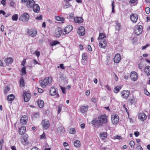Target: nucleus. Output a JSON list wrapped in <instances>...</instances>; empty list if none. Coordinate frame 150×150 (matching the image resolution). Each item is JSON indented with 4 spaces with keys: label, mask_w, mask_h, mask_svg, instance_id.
I'll return each mask as SVG.
<instances>
[{
    "label": "nucleus",
    "mask_w": 150,
    "mask_h": 150,
    "mask_svg": "<svg viewBox=\"0 0 150 150\" xmlns=\"http://www.w3.org/2000/svg\"><path fill=\"white\" fill-rule=\"evenodd\" d=\"M106 37L105 34L104 33H100L99 34V37L98 38V40H102L103 39L105 40V38Z\"/></svg>",
    "instance_id": "obj_27"
},
{
    "label": "nucleus",
    "mask_w": 150,
    "mask_h": 150,
    "mask_svg": "<svg viewBox=\"0 0 150 150\" xmlns=\"http://www.w3.org/2000/svg\"><path fill=\"white\" fill-rule=\"evenodd\" d=\"M112 13H115L114 8L115 6V3L114 1H112Z\"/></svg>",
    "instance_id": "obj_45"
},
{
    "label": "nucleus",
    "mask_w": 150,
    "mask_h": 150,
    "mask_svg": "<svg viewBox=\"0 0 150 150\" xmlns=\"http://www.w3.org/2000/svg\"><path fill=\"white\" fill-rule=\"evenodd\" d=\"M136 150H143L142 147L140 145L137 146L136 148Z\"/></svg>",
    "instance_id": "obj_53"
},
{
    "label": "nucleus",
    "mask_w": 150,
    "mask_h": 150,
    "mask_svg": "<svg viewBox=\"0 0 150 150\" xmlns=\"http://www.w3.org/2000/svg\"><path fill=\"white\" fill-rule=\"evenodd\" d=\"M69 132L70 133L72 134H74L76 132L75 129L74 128H71L69 130Z\"/></svg>",
    "instance_id": "obj_43"
},
{
    "label": "nucleus",
    "mask_w": 150,
    "mask_h": 150,
    "mask_svg": "<svg viewBox=\"0 0 150 150\" xmlns=\"http://www.w3.org/2000/svg\"><path fill=\"white\" fill-rule=\"evenodd\" d=\"M12 19L14 21H16L18 19V15L17 14H15L13 15L12 17Z\"/></svg>",
    "instance_id": "obj_40"
},
{
    "label": "nucleus",
    "mask_w": 150,
    "mask_h": 150,
    "mask_svg": "<svg viewBox=\"0 0 150 150\" xmlns=\"http://www.w3.org/2000/svg\"><path fill=\"white\" fill-rule=\"evenodd\" d=\"M42 15H40L39 16H37L36 17V19L38 20H40L42 19Z\"/></svg>",
    "instance_id": "obj_59"
},
{
    "label": "nucleus",
    "mask_w": 150,
    "mask_h": 150,
    "mask_svg": "<svg viewBox=\"0 0 150 150\" xmlns=\"http://www.w3.org/2000/svg\"><path fill=\"white\" fill-rule=\"evenodd\" d=\"M46 136L45 133L44 132H43L42 134L40 135V139H45L46 138Z\"/></svg>",
    "instance_id": "obj_46"
},
{
    "label": "nucleus",
    "mask_w": 150,
    "mask_h": 150,
    "mask_svg": "<svg viewBox=\"0 0 150 150\" xmlns=\"http://www.w3.org/2000/svg\"><path fill=\"white\" fill-rule=\"evenodd\" d=\"M60 42L57 41V40H54L51 43H50V45L51 46H53L57 44H60Z\"/></svg>",
    "instance_id": "obj_39"
},
{
    "label": "nucleus",
    "mask_w": 150,
    "mask_h": 150,
    "mask_svg": "<svg viewBox=\"0 0 150 150\" xmlns=\"http://www.w3.org/2000/svg\"><path fill=\"white\" fill-rule=\"evenodd\" d=\"M143 30L142 27L140 25L135 26L134 33L137 35H139L142 33Z\"/></svg>",
    "instance_id": "obj_10"
},
{
    "label": "nucleus",
    "mask_w": 150,
    "mask_h": 150,
    "mask_svg": "<svg viewBox=\"0 0 150 150\" xmlns=\"http://www.w3.org/2000/svg\"><path fill=\"white\" fill-rule=\"evenodd\" d=\"M31 150H40V149L37 147L35 146L32 148Z\"/></svg>",
    "instance_id": "obj_64"
},
{
    "label": "nucleus",
    "mask_w": 150,
    "mask_h": 150,
    "mask_svg": "<svg viewBox=\"0 0 150 150\" xmlns=\"http://www.w3.org/2000/svg\"><path fill=\"white\" fill-rule=\"evenodd\" d=\"M107 133L106 132L100 133L99 134V137L102 140H104L107 137Z\"/></svg>",
    "instance_id": "obj_29"
},
{
    "label": "nucleus",
    "mask_w": 150,
    "mask_h": 150,
    "mask_svg": "<svg viewBox=\"0 0 150 150\" xmlns=\"http://www.w3.org/2000/svg\"><path fill=\"white\" fill-rule=\"evenodd\" d=\"M20 83L22 86L23 87H25V81L23 77H21L20 79Z\"/></svg>",
    "instance_id": "obj_35"
},
{
    "label": "nucleus",
    "mask_w": 150,
    "mask_h": 150,
    "mask_svg": "<svg viewBox=\"0 0 150 150\" xmlns=\"http://www.w3.org/2000/svg\"><path fill=\"white\" fill-rule=\"evenodd\" d=\"M138 16L137 14L135 13H132L130 16L131 20L133 23H136L138 19Z\"/></svg>",
    "instance_id": "obj_12"
},
{
    "label": "nucleus",
    "mask_w": 150,
    "mask_h": 150,
    "mask_svg": "<svg viewBox=\"0 0 150 150\" xmlns=\"http://www.w3.org/2000/svg\"><path fill=\"white\" fill-rule=\"evenodd\" d=\"M59 66L61 69H65V67L64 66V64H60Z\"/></svg>",
    "instance_id": "obj_58"
},
{
    "label": "nucleus",
    "mask_w": 150,
    "mask_h": 150,
    "mask_svg": "<svg viewBox=\"0 0 150 150\" xmlns=\"http://www.w3.org/2000/svg\"><path fill=\"white\" fill-rule=\"evenodd\" d=\"M28 117L26 115H23L21 118L20 122L22 125L26 124L28 121Z\"/></svg>",
    "instance_id": "obj_14"
},
{
    "label": "nucleus",
    "mask_w": 150,
    "mask_h": 150,
    "mask_svg": "<svg viewBox=\"0 0 150 150\" xmlns=\"http://www.w3.org/2000/svg\"><path fill=\"white\" fill-rule=\"evenodd\" d=\"M31 96V95L30 93L26 92L24 93L23 95L24 101L25 102H28Z\"/></svg>",
    "instance_id": "obj_15"
},
{
    "label": "nucleus",
    "mask_w": 150,
    "mask_h": 150,
    "mask_svg": "<svg viewBox=\"0 0 150 150\" xmlns=\"http://www.w3.org/2000/svg\"><path fill=\"white\" fill-rule=\"evenodd\" d=\"M79 34L81 35H84L85 33V30L83 26L80 27L78 30Z\"/></svg>",
    "instance_id": "obj_21"
},
{
    "label": "nucleus",
    "mask_w": 150,
    "mask_h": 150,
    "mask_svg": "<svg viewBox=\"0 0 150 150\" xmlns=\"http://www.w3.org/2000/svg\"><path fill=\"white\" fill-rule=\"evenodd\" d=\"M144 93L146 95L150 97V93L147 91L146 89H144Z\"/></svg>",
    "instance_id": "obj_51"
},
{
    "label": "nucleus",
    "mask_w": 150,
    "mask_h": 150,
    "mask_svg": "<svg viewBox=\"0 0 150 150\" xmlns=\"http://www.w3.org/2000/svg\"><path fill=\"white\" fill-rule=\"evenodd\" d=\"M83 20L82 18L81 17H75L74 21L76 23H81L83 21Z\"/></svg>",
    "instance_id": "obj_26"
},
{
    "label": "nucleus",
    "mask_w": 150,
    "mask_h": 150,
    "mask_svg": "<svg viewBox=\"0 0 150 150\" xmlns=\"http://www.w3.org/2000/svg\"><path fill=\"white\" fill-rule=\"evenodd\" d=\"M129 145L131 148H133L134 146V142L133 141H131L129 142Z\"/></svg>",
    "instance_id": "obj_47"
},
{
    "label": "nucleus",
    "mask_w": 150,
    "mask_h": 150,
    "mask_svg": "<svg viewBox=\"0 0 150 150\" xmlns=\"http://www.w3.org/2000/svg\"><path fill=\"white\" fill-rule=\"evenodd\" d=\"M55 19L56 21H61L62 23H64V19L63 17H60L58 16L55 17Z\"/></svg>",
    "instance_id": "obj_34"
},
{
    "label": "nucleus",
    "mask_w": 150,
    "mask_h": 150,
    "mask_svg": "<svg viewBox=\"0 0 150 150\" xmlns=\"http://www.w3.org/2000/svg\"><path fill=\"white\" fill-rule=\"evenodd\" d=\"M107 42L105 40L103 39L100 40L99 42V46L105 49L106 47Z\"/></svg>",
    "instance_id": "obj_23"
},
{
    "label": "nucleus",
    "mask_w": 150,
    "mask_h": 150,
    "mask_svg": "<svg viewBox=\"0 0 150 150\" xmlns=\"http://www.w3.org/2000/svg\"><path fill=\"white\" fill-rule=\"evenodd\" d=\"M35 55H36L37 57L38 58L40 54V52L39 51H35Z\"/></svg>",
    "instance_id": "obj_54"
},
{
    "label": "nucleus",
    "mask_w": 150,
    "mask_h": 150,
    "mask_svg": "<svg viewBox=\"0 0 150 150\" xmlns=\"http://www.w3.org/2000/svg\"><path fill=\"white\" fill-rule=\"evenodd\" d=\"M111 121L113 124H117L119 121L118 116L115 114H113L111 116Z\"/></svg>",
    "instance_id": "obj_8"
},
{
    "label": "nucleus",
    "mask_w": 150,
    "mask_h": 150,
    "mask_svg": "<svg viewBox=\"0 0 150 150\" xmlns=\"http://www.w3.org/2000/svg\"><path fill=\"white\" fill-rule=\"evenodd\" d=\"M1 4H3L4 6H5L6 4V0H2L1 1Z\"/></svg>",
    "instance_id": "obj_57"
},
{
    "label": "nucleus",
    "mask_w": 150,
    "mask_h": 150,
    "mask_svg": "<svg viewBox=\"0 0 150 150\" xmlns=\"http://www.w3.org/2000/svg\"><path fill=\"white\" fill-rule=\"evenodd\" d=\"M62 105H58V114L60 113L61 111L62 110Z\"/></svg>",
    "instance_id": "obj_48"
},
{
    "label": "nucleus",
    "mask_w": 150,
    "mask_h": 150,
    "mask_svg": "<svg viewBox=\"0 0 150 150\" xmlns=\"http://www.w3.org/2000/svg\"><path fill=\"white\" fill-rule=\"evenodd\" d=\"M15 98V96L13 94H11L7 96L8 100L10 101H13Z\"/></svg>",
    "instance_id": "obj_33"
},
{
    "label": "nucleus",
    "mask_w": 150,
    "mask_h": 150,
    "mask_svg": "<svg viewBox=\"0 0 150 150\" xmlns=\"http://www.w3.org/2000/svg\"><path fill=\"white\" fill-rule=\"evenodd\" d=\"M28 33H29L30 35L32 37L35 36L37 34V31L35 29H31L30 30H28Z\"/></svg>",
    "instance_id": "obj_19"
},
{
    "label": "nucleus",
    "mask_w": 150,
    "mask_h": 150,
    "mask_svg": "<svg viewBox=\"0 0 150 150\" xmlns=\"http://www.w3.org/2000/svg\"><path fill=\"white\" fill-rule=\"evenodd\" d=\"M62 33V29L58 27L55 29L54 35L55 37L58 38L61 36Z\"/></svg>",
    "instance_id": "obj_13"
},
{
    "label": "nucleus",
    "mask_w": 150,
    "mask_h": 150,
    "mask_svg": "<svg viewBox=\"0 0 150 150\" xmlns=\"http://www.w3.org/2000/svg\"><path fill=\"white\" fill-rule=\"evenodd\" d=\"M138 117L141 121L144 122L146 119L147 116L144 113H140L138 115Z\"/></svg>",
    "instance_id": "obj_16"
},
{
    "label": "nucleus",
    "mask_w": 150,
    "mask_h": 150,
    "mask_svg": "<svg viewBox=\"0 0 150 150\" xmlns=\"http://www.w3.org/2000/svg\"><path fill=\"white\" fill-rule=\"evenodd\" d=\"M33 63L35 64H40L39 63H38V61H36V60L35 59H34L33 60Z\"/></svg>",
    "instance_id": "obj_60"
},
{
    "label": "nucleus",
    "mask_w": 150,
    "mask_h": 150,
    "mask_svg": "<svg viewBox=\"0 0 150 150\" xmlns=\"http://www.w3.org/2000/svg\"><path fill=\"white\" fill-rule=\"evenodd\" d=\"M73 27L71 25H68L63 30V34L66 35L68 34L71 31Z\"/></svg>",
    "instance_id": "obj_7"
},
{
    "label": "nucleus",
    "mask_w": 150,
    "mask_h": 150,
    "mask_svg": "<svg viewBox=\"0 0 150 150\" xmlns=\"http://www.w3.org/2000/svg\"><path fill=\"white\" fill-rule=\"evenodd\" d=\"M113 60L115 63H119L121 60V56L120 54L117 53L115 54L113 58Z\"/></svg>",
    "instance_id": "obj_18"
},
{
    "label": "nucleus",
    "mask_w": 150,
    "mask_h": 150,
    "mask_svg": "<svg viewBox=\"0 0 150 150\" xmlns=\"http://www.w3.org/2000/svg\"><path fill=\"white\" fill-rule=\"evenodd\" d=\"M10 90V88L8 86H7L5 88L4 93L5 94H6Z\"/></svg>",
    "instance_id": "obj_42"
},
{
    "label": "nucleus",
    "mask_w": 150,
    "mask_h": 150,
    "mask_svg": "<svg viewBox=\"0 0 150 150\" xmlns=\"http://www.w3.org/2000/svg\"><path fill=\"white\" fill-rule=\"evenodd\" d=\"M40 7L38 4H35L33 6V10L34 12L38 13L39 12Z\"/></svg>",
    "instance_id": "obj_28"
},
{
    "label": "nucleus",
    "mask_w": 150,
    "mask_h": 150,
    "mask_svg": "<svg viewBox=\"0 0 150 150\" xmlns=\"http://www.w3.org/2000/svg\"><path fill=\"white\" fill-rule=\"evenodd\" d=\"M49 93L50 95L52 96L56 95V98H58L59 96V94L57 93V88L54 87H52L50 88Z\"/></svg>",
    "instance_id": "obj_4"
},
{
    "label": "nucleus",
    "mask_w": 150,
    "mask_h": 150,
    "mask_svg": "<svg viewBox=\"0 0 150 150\" xmlns=\"http://www.w3.org/2000/svg\"><path fill=\"white\" fill-rule=\"evenodd\" d=\"M82 59L83 60L86 61L88 58L87 54L86 53H83L82 55Z\"/></svg>",
    "instance_id": "obj_38"
},
{
    "label": "nucleus",
    "mask_w": 150,
    "mask_h": 150,
    "mask_svg": "<svg viewBox=\"0 0 150 150\" xmlns=\"http://www.w3.org/2000/svg\"><path fill=\"white\" fill-rule=\"evenodd\" d=\"M121 96L125 99H127L130 94V91L128 90H123L121 92Z\"/></svg>",
    "instance_id": "obj_11"
},
{
    "label": "nucleus",
    "mask_w": 150,
    "mask_h": 150,
    "mask_svg": "<svg viewBox=\"0 0 150 150\" xmlns=\"http://www.w3.org/2000/svg\"><path fill=\"white\" fill-rule=\"evenodd\" d=\"M144 65L143 63H140L138 64V67L140 69H142Z\"/></svg>",
    "instance_id": "obj_52"
},
{
    "label": "nucleus",
    "mask_w": 150,
    "mask_h": 150,
    "mask_svg": "<svg viewBox=\"0 0 150 150\" xmlns=\"http://www.w3.org/2000/svg\"><path fill=\"white\" fill-rule=\"evenodd\" d=\"M130 78L132 80L135 81L137 79V74L136 72H132L130 74Z\"/></svg>",
    "instance_id": "obj_20"
},
{
    "label": "nucleus",
    "mask_w": 150,
    "mask_h": 150,
    "mask_svg": "<svg viewBox=\"0 0 150 150\" xmlns=\"http://www.w3.org/2000/svg\"><path fill=\"white\" fill-rule=\"evenodd\" d=\"M52 78L51 77H45L43 80L39 81L40 86L43 88H45L47 85H50L52 82Z\"/></svg>",
    "instance_id": "obj_1"
},
{
    "label": "nucleus",
    "mask_w": 150,
    "mask_h": 150,
    "mask_svg": "<svg viewBox=\"0 0 150 150\" xmlns=\"http://www.w3.org/2000/svg\"><path fill=\"white\" fill-rule=\"evenodd\" d=\"M75 17L74 13H71L69 16V19L70 20H74Z\"/></svg>",
    "instance_id": "obj_41"
},
{
    "label": "nucleus",
    "mask_w": 150,
    "mask_h": 150,
    "mask_svg": "<svg viewBox=\"0 0 150 150\" xmlns=\"http://www.w3.org/2000/svg\"><path fill=\"white\" fill-rule=\"evenodd\" d=\"M144 71L147 76L150 75V67L147 66L144 69Z\"/></svg>",
    "instance_id": "obj_30"
},
{
    "label": "nucleus",
    "mask_w": 150,
    "mask_h": 150,
    "mask_svg": "<svg viewBox=\"0 0 150 150\" xmlns=\"http://www.w3.org/2000/svg\"><path fill=\"white\" fill-rule=\"evenodd\" d=\"M66 3L65 5L64 8H67L70 7L71 6L68 2H66Z\"/></svg>",
    "instance_id": "obj_44"
},
{
    "label": "nucleus",
    "mask_w": 150,
    "mask_h": 150,
    "mask_svg": "<svg viewBox=\"0 0 150 150\" xmlns=\"http://www.w3.org/2000/svg\"><path fill=\"white\" fill-rule=\"evenodd\" d=\"M88 108V105L82 106L80 108V110L82 113H84L87 112Z\"/></svg>",
    "instance_id": "obj_24"
},
{
    "label": "nucleus",
    "mask_w": 150,
    "mask_h": 150,
    "mask_svg": "<svg viewBox=\"0 0 150 150\" xmlns=\"http://www.w3.org/2000/svg\"><path fill=\"white\" fill-rule=\"evenodd\" d=\"M38 92L40 93H42L43 91V90L40 88H38Z\"/></svg>",
    "instance_id": "obj_62"
},
{
    "label": "nucleus",
    "mask_w": 150,
    "mask_h": 150,
    "mask_svg": "<svg viewBox=\"0 0 150 150\" xmlns=\"http://www.w3.org/2000/svg\"><path fill=\"white\" fill-rule=\"evenodd\" d=\"M139 133L138 131H137L134 133V135L136 137H137L139 135Z\"/></svg>",
    "instance_id": "obj_61"
},
{
    "label": "nucleus",
    "mask_w": 150,
    "mask_h": 150,
    "mask_svg": "<svg viewBox=\"0 0 150 150\" xmlns=\"http://www.w3.org/2000/svg\"><path fill=\"white\" fill-rule=\"evenodd\" d=\"M122 87L120 86H117L114 89V92L115 93H118L121 88Z\"/></svg>",
    "instance_id": "obj_36"
},
{
    "label": "nucleus",
    "mask_w": 150,
    "mask_h": 150,
    "mask_svg": "<svg viewBox=\"0 0 150 150\" xmlns=\"http://www.w3.org/2000/svg\"><path fill=\"white\" fill-rule=\"evenodd\" d=\"M29 137L26 134H24L21 138V142L24 145L28 144L29 143L28 141Z\"/></svg>",
    "instance_id": "obj_5"
},
{
    "label": "nucleus",
    "mask_w": 150,
    "mask_h": 150,
    "mask_svg": "<svg viewBox=\"0 0 150 150\" xmlns=\"http://www.w3.org/2000/svg\"><path fill=\"white\" fill-rule=\"evenodd\" d=\"M146 14H149L150 13V8L149 7H146L145 9Z\"/></svg>",
    "instance_id": "obj_49"
},
{
    "label": "nucleus",
    "mask_w": 150,
    "mask_h": 150,
    "mask_svg": "<svg viewBox=\"0 0 150 150\" xmlns=\"http://www.w3.org/2000/svg\"><path fill=\"white\" fill-rule=\"evenodd\" d=\"M91 123L96 128H99L102 126L98 118L93 119L91 121Z\"/></svg>",
    "instance_id": "obj_3"
},
{
    "label": "nucleus",
    "mask_w": 150,
    "mask_h": 150,
    "mask_svg": "<svg viewBox=\"0 0 150 150\" xmlns=\"http://www.w3.org/2000/svg\"><path fill=\"white\" fill-rule=\"evenodd\" d=\"M5 12L3 10H0V14H2L3 15H4L6 14Z\"/></svg>",
    "instance_id": "obj_63"
},
{
    "label": "nucleus",
    "mask_w": 150,
    "mask_h": 150,
    "mask_svg": "<svg viewBox=\"0 0 150 150\" xmlns=\"http://www.w3.org/2000/svg\"><path fill=\"white\" fill-rule=\"evenodd\" d=\"M26 59H23L21 63V65L23 67H25V64L26 62Z\"/></svg>",
    "instance_id": "obj_50"
},
{
    "label": "nucleus",
    "mask_w": 150,
    "mask_h": 150,
    "mask_svg": "<svg viewBox=\"0 0 150 150\" xmlns=\"http://www.w3.org/2000/svg\"><path fill=\"white\" fill-rule=\"evenodd\" d=\"M26 68L25 67H24L21 68V72L22 75H25L26 74Z\"/></svg>",
    "instance_id": "obj_37"
},
{
    "label": "nucleus",
    "mask_w": 150,
    "mask_h": 150,
    "mask_svg": "<svg viewBox=\"0 0 150 150\" xmlns=\"http://www.w3.org/2000/svg\"><path fill=\"white\" fill-rule=\"evenodd\" d=\"M13 61V59L11 57H7L5 59L4 62L7 65L11 64Z\"/></svg>",
    "instance_id": "obj_17"
},
{
    "label": "nucleus",
    "mask_w": 150,
    "mask_h": 150,
    "mask_svg": "<svg viewBox=\"0 0 150 150\" xmlns=\"http://www.w3.org/2000/svg\"><path fill=\"white\" fill-rule=\"evenodd\" d=\"M108 116L106 115H102L98 116V118L102 126L103 124H107L108 122Z\"/></svg>",
    "instance_id": "obj_2"
},
{
    "label": "nucleus",
    "mask_w": 150,
    "mask_h": 150,
    "mask_svg": "<svg viewBox=\"0 0 150 150\" xmlns=\"http://www.w3.org/2000/svg\"><path fill=\"white\" fill-rule=\"evenodd\" d=\"M41 125L43 128L46 129H48L50 126L49 121L46 120H43L41 123Z\"/></svg>",
    "instance_id": "obj_9"
},
{
    "label": "nucleus",
    "mask_w": 150,
    "mask_h": 150,
    "mask_svg": "<svg viewBox=\"0 0 150 150\" xmlns=\"http://www.w3.org/2000/svg\"><path fill=\"white\" fill-rule=\"evenodd\" d=\"M74 144L75 147L79 148L81 146V143L80 141L76 140L74 142Z\"/></svg>",
    "instance_id": "obj_31"
},
{
    "label": "nucleus",
    "mask_w": 150,
    "mask_h": 150,
    "mask_svg": "<svg viewBox=\"0 0 150 150\" xmlns=\"http://www.w3.org/2000/svg\"><path fill=\"white\" fill-rule=\"evenodd\" d=\"M138 0H130L129 3L131 4H133L135 3Z\"/></svg>",
    "instance_id": "obj_55"
},
{
    "label": "nucleus",
    "mask_w": 150,
    "mask_h": 150,
    "mask_svg": "<svg viewBox=\"0 0 150 150\" xmlns=\"http://www.w3.org/2000/svg\"><path fill=\"white\" fill-rule=\"evenodd\" d=\"M26 130V128L25 127L21 126L18 129V131L19 134L22 135L24 134V133L25 132Z\"/></svg>",
    "instance_id": "obj_22"
},
{
    "label": "nucleus",
    "mask_w": 150,
    "mask_h": 150,
    "mask_svg": "<svg viewBox=\"0 0 150 150\" xmlns=\"http://www.w3.org/2000/svg\"><path fill=\"white\" fill-rule=\"evenodd\" d=\"M60 88H61V89L62 91V93H64V94L66 92H65V88L64 87H63L62 86H61Z\"/></svg>",
    "instance_id": "obj_56"
},
{
    "label": "nucleus",
    "mask_w": 150,
    "mask_h": 150,
    "mask_svg": "<svg viewBox=\"0 0 150 150\" xmlns=\"http://www.w3.org/2000/svg\"><path fill=\"white\" fill-rule=\"evenodd\" d=\"M29 18V16L27 13H25L22 14L19 18V20L22 21H28Z\"/></svg>",
    "instance_id": "obj_6"
},
{
    "label": "nucleus",
    "mask_w": 150,
    "mask_h": 150,
    "mask_svg": "<svg viewBox=\"0 0 150 150\" xmlns=\"http://www.w3.org/2000/svg\"><path fill=\"white\" fill-rule=\"evenodd\" d=\"M37 103L39 107L40 108H43L44 105V102L43 100L39 99L37 101Z\"/></svg>",
    "instance_id": "obj_32"
},
{
    "label": "nucleus",
    "mask_w": 150,
    "mask_h": 150,
    "mask_svg": "<svg viewBox=\"0 0 150 150\" xmlns=\"http://www.w3.org/2000/svg\"><path fill=\"white\" fill-rule=\"evenodd\" d=\"M35 1L34 0H29L27 3L26 6L28 7L31 8L35 5Z\"/></svg>",
    "instance_id": "obj_25"
}]
</instances>
